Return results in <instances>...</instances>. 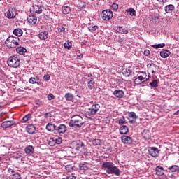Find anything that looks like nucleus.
<instances>
[{
	"label": "nucleus",
	"mask_w": 179,
	"mask_h": 179,
	"mask_svg": "<svg viewBox=\"0 0 179 179\" xmlns=\"http://www.w3.org/2000/svg\"><path fill=\"white\" fill-rule=\"evenodd\" d=\"M64 48L67 50H71V48H72V43H71L69 41H67L66 43H64Z\"/></svg>",
	"instance_id": "a19ab883"
},
{
	"label": "nucleus",
	"mask_w": 179,
	"mask_h": 179,
	"mask_svg": "<svg viewBox=\"0 0 179 179\" xmlns=\"http://www.w3.org/2000/svg\"><path fill=\"white\" fill-rule=\"evenodd\" d=\"M158 2H161L162 3H166L167 2V0H157Z\"/></svg>",
	"instance_id": "bf43d9fd"
},
{
	"label": "nucleus",
	"mask_w": 179,
	"mask_h": 179,
	"mask_svg": "<svg viewBox=\"0 0 179 179\" xmlns=\"http://www.w3.org/2000/svg\"><path fill=\"white\" fill-rule=\"evenodd\" d=\"M118 124L119 125H122V124H127V121H125V117H123V119H120Z\"/></svg>",
	"instance_id": "8fccbe9b"
},
{
	"label": "nucleus",
	"mask_w": 179,
	"mask_h": 179,
	"mask_svg": "<svg viewBox=\"0 0 179 179\" xmlns=\"http://www.w3.org/2000/svg\"><path fill=\"white\" fill-rule=\"evenodd\" d=\"M66 170H67V171H71L72 170V166L71 165H67L65 166Z\"/></svg>",
	"instance_id": "864d4df0"
},
{
	"label": "nucleus",
	"mask_w": 179,
	"mask_h": 179,
	"mask_svg": "<svg viewBox=\"0 0 179 179\" xmlns=\"http://www.w3.org/2000/svg\"><path fill=\"white\" fill-rule=\"evenodd\" d=\"M91 1H94V0H91Z\"/></svg>",
	"instance_id": "338daca9"
},
{
	"label": "nucleus",
	"mask_w": 179,
	"mask_h": 179,
	"mask_svg": "<svg viewBox=\"0 0 179 179\" xmlns=\"http://www.w3.org/2000/svg\"><path fill=\"white\" fill-rule=\"evenodd\" d=\"M30 12L31 13H37L38 15H40V13H42L43 9H41V7L39 6L35 5L31 7Z\"/></svg>",
	"instance_id": "9d476101"
},
{
	"label": "nucleus",
	"mask_w": 179,
	"mask_h": 179,
	"mask_svg": "<svg viewBox=\"0 0 179 179\" xmlns=\"http://www.w3.org/2000/svg\"><path fill=\"white\" fill-rule=\"evenodd\" d=\"M148 153L152 157H159V148L156 147H150L148 149Z\"/></svg>",
	"instance_id": "6e6552de"
},
{
	"label": "nucleus",
	"mask_w": 179,
	"mask_h": 179,
	"mask_svg": "<svg viewBox=\"0 0 179 179\" xmlns=\"http://www.w3.org/2000/svg\"><path fill=\"white\" fill-rule=\"evenodd\" d=\"M0 160H1V157H0Z\"/></svg>",
	"instance_id": "69168bd1"
},
{
	"label": "nucleus",
	"mask_w": 179,
	"mask_h": 179,
	"mask_svg": "<svg viewBox=\"0 0 179 179\" xmlns=\"http://www.w3.org/2000/svg\"><path fill=\"white\" fill-rule=\"evenodd\" d=\"M112 9H113V10H115V11L118 10V4L113 3L112 5Z\"/></svg>",
	"instance_id": "3c124183"
},
{
	"label": "nucleus",
	"mask_w": 179,
	"mask_h": 179,
	"mask_svg": "<svg viewBox=\"0 0 179 179\" xmlns=\"http://www.w3.org/2000/svg\"><path fill=\"white\" fill-rule=\"evenodd\" d=\"M50 79H51V77L50 76L49 74H45L43 76V80H45V82H48V80H50Z\"/></svg>",
	"instance_id": "09e8293b"
},
{
	"label": "nucleus",
	"mask_w": 179,
	"mask_h": 179,
	"mask_svg": "<svg viewBox=\"0 0 179 179\" xmlns=\"http://www.w3.org/2000/svg\"><path fill=\"white\" fill-rule=\"evenodd\" d=\"M94 79L93 78L88 79L87 86L89 89H94Z\"/></svg>",
	"instance_id": "c85d7f7f"
},
{
	"label": "nucleus",
	"mask_w": 179,
	"mask_h": 179,
	"mask_svg": "<svg viewBox=\"0 0 179 179\" xmlns=\"http://www.w3.org/2000/svg\"><path fill=\"white\" fill-rule=\"evenodd\" d=\"M27 22L29 24H36V23H37V17H35L34 15H30L27 18Z\"/></svg>",
	"instance_id": "6ab92c4d"
},
{
	"label": "nucleus",
	"mask_w": 179,
	"mask_h": 179,
	"mask_svg": "<svg viewBox=\"0 0 179 179\" xmlns=\"http://www.w3.org/2000/svg\"><path fill=\"white\" fill-rule=\"evenodd\" d=\"M13 125H15V122H13V120L6 121L1 123V127L4 129L10 128Z\"/></svg>",
	"instance_id": "ddd939ff"
},
{
	"label": "nucleus",
	"mask_w": 179,
	"mask_h": 179,
	"mask_svg": "<svg viewBox=\"0 0 179 179\" xmlns=\"http://www.w3.org/2000/svg\"><path fill=\"white\" fill-rule=\"evenodd\" d=\"M90 104L91 105V107L89 108L88 111L87 112V115L88 117H93L99 113V110H100V104L94 102L93 101H90Z\"/></svg>",
	"instance_id": "7ed1b4c3"
},
{
	"label": "nucleus",
	"mask_w": 179,
	"mask_h": 179,
	"mask_svg": "<svg viewBox=\"0 0 179 179\" xmlns=\"http://www.w3.org/2000/svg\"><path fill=\"white\" fill-rule=\"evenodd\" d=\"M57 30L58 31L62 34V33H65V27H62V26H59L57 27Z\"/></svg>",
	"instance_id": "de8ad7c7"
},
{
	"label": "nucleus",
	"mask_w": 179,
	"mask_h": 179,
	"mask_svg": "<svg viewBox=\"0 0 179 179\" xmlns=\"http://www.w3.org/2000/svg\"><path fill=\"white\" fill-rule=\"evenodd\" d=\"M13 34H15V36H17V37H20V36L23 34V31H22L21 29H15L13 31Z\"/></svg>",
	"instance_id": "f704fd0d"
},
{
	"label": "nucleus",
	"mask_w": 179,
	"mask_h": 179,
	"mask_svg": "<svg viewBox=\"0 0 179 179\" xmlns=\"http://www.w3.org/2000/svg\"><path fill=\"white\" fill-rule=\"evenodd\" d=\"M122 142H123L124 144H131L132 143V137L128 136H122L121 137Z\"/></svg>",
	"instance_id": "4468645a"
},
{
	"label": "nucleus",
	"mask_w": 179,
	"mask_h": 179,
	"mask_svg": "<svg viewBox=\"0 0 179 179\" xmlns=\"http://www.w3.org/2000/svg\"><path fill=\"white\" fill-rule=\"evenodd\" d=\"M127 132H129L128 127H127V126H122L120 128V134L121 135H127Z\"/></svg>",
	"instance_id": "b1692460"
},
{
	"label": "nucleus",
	"mask_w": 179,
	"mask_h": 179,
	"mask_svg": "<svg viewBox=\"0 0 179 179\" xmlns=\"http://www.w3.org/2000/svg\"><path fill=\"white\" fill-rule=\"evenodd\" d=\"M56 132H58V134H65L66 132V126L65 124H60L56 129Z\"/></svg>",
	"instance_id": "dca6fc26"
},
{
	"label": "nucleus",
	"mask_w": 179,
	"mask_h": 179,
	"mask_svg": "<svg viewBox=\"0 0 179 179\" xmlns=\"http://www.w3.org/2000/svg\"><path fill=\"white\" fill-rule=\"evenodd\" d=\"M85 124L83 122V117H82L80 115H76L71 117V120H70L69 125L71 128L73 127H80L82 125Z\"/></svg>",
	"instance_id": "f03ea898"
},
{
	"label": "nucleus",
	"mask_w": 179,
	"mask_h": 179,
	"mask_svg": "<svg viewBox=\"0 0 179 179\" xmlns=\"http://www.w3.org/2000/svg\"><path fill=\"white\" fill-rule=\"evenodd\" d=\"M8 171H10L11 173H15V171H13V169H9Z\"/></svg>",
	"instance_id": "052dcab7"
},
{
	"label": "nucleus",
	"mask_w": 179,
	"mask_h": 179,
	"mask_svg": "<svg viewBox=\"0 0 179 179\" xmlns=\"http://www.w3.org/2000/svg\"><path fill=\"white\" fill-rule=\"evenodd\" d=\"M6 17H8V19H14V17H16V10L14 8H10L6 13H5Z\"/></svg>",
	"instance_id": "1a4fd4ad"
},
{
	"label": "nucleus",
	"mask_w": 179,
	"mask_h": 179,
	"mask_svg": "<svg viewBox=\"0 0 179 179\" xmlns=\"http://www.w3.org/2000/svg\"><path fill=\"white\" fill-rule=\"evenodd\" d=\"M143 82H145L141 76H138L134 79V83L135 85H141V83H143Z\"/></svg>",
	"instance_id": "473e14b6"
},
{
	"label": "nucleus",
	"mask_w": 179,
	"mask_h": 179,
	"mask_svg": "<svg viewBox=\"0 0 179 179\" xmlns=\"http://www.w3.org/2000/svg\"><path fill=\"white\" fill-rule=\"evenodd\" d=\"M124 94L125 93L122 90H115L113 92V96H115V97H117V99H122Z\"/></svg>",
	"instance_id": "2eb2a0df"
},
{
	"label": "nucleus",
	"mask_w": 179,
	"mask_h": 179,
	"mask_svg": "<svg viewBox=\"0 0 179 179\" xmlns=\"http://www.w3.org/2000/svg\"><path fill=\"white\" fill-rule=\"evenodd\" d=\"M171 54L170 50H162L160 52V57H162V58H167Z\"/></svg>",
	"instance_id": "cd10ccee"
},
{
	"label": "nucleus",
	"mask_w": 179,
	"mask_h": 179,
	"mask_svg": "<svg viewBox=\"0 0 179 179\" xmlns=\"http://www.w3.org/2000/svg\"><path fill=\"white\" fill-rule=\"evenodd\" d=\"M169 170H170L171 173H176V171H178V170H179V166L177 165H173L169 168Z\"/></svg>",
	"instance_id": "4c0bfd02"
},
{
	"label": "nucleus",
	"mask_w": 179,
	"mask_h": 179,
	"mask_svg": "<svg viewBox=\"0 0 179 179\" xmlns=\"http://www.w3.org/2000/svg\"><path fill=\"white\" fill-rule=\"evenodd\" d=\"M64 97L67 101H72V100H73V94L69 92L66 93Z\"/></svg>",
	"instance_id": "72a5a7b5"
},
{
	"label": "nucleus",
	"mask_w": 179,
	"mask_h": 179,
	"mask_svg": "<svg viewBox=\"0 0 179 179\" xmlns=\"http://www.w3.org/2000/svg\"><path fill=\"white\" fill-rule=\"evenodd\" d=\"M150 54V51H149V50H145L144 51V55H146V57L149 56Z\"/></svg>",
	"instance_id": "4d7b16f0"
},
{
	"label": "nucleus",
	"mask_w": 179,
	"mask_h": 179,
	"mask_svg": "<svg viewBox=\"0 0 179 179\" xmlns=\"http://www.w3.org/2000/svg\"><path fill=\"white\" fill-rule=\"evenodd\" d=\"M19 43H20L19 37L9 36L6 41V45L10 48H16Z\"/></svg>",
	"instance_id": "20e7f679"
},
{
	"label": "nucleus",
	"mask_w": 179,
	"mask_h": 179,
	"mask_svg": "<svg viewBox=\"0 0 179 179\" xmlns=\"http://www.w3.org/2000/svg\"><path fill=\"white\" fill-rule=\"evenodd\" d=\"M87 78H90V76L88 75V76H87Z\"/></svg>",
	"instance_id": "0e129e2a"
},
{
	"label": "nucleus",
	"mask_w": 179,
	"mask_h": 179,
	"mask_svg": "<svg viewBox=\"0 0 179 179\" xmlns=\"http://www.w3.org/2000/svg\"><path fill=\"white\" fill-rule=\"evenodd\" d=\"M140 76L141 77V79H143L144 82H147V80H149L150 76H148V73L146 72H141Z\"/></svg>",
	"instance_id": "7c9ffc66"
},
{
	"label": "nucleus",
	"mask_w": 179,
	"mask_h": 179,
	"mask_svg": "<svg viewBox=\"0 0 179 179\" xmlns=\"http://www.w3.org/2000/svg\"><path fill=\"white\" fill-rule=\"evenodd\" d=\"M122 74L124 75V76H126V78H128V76L131 75V70L128 69H123Z\"/></svg>",
	"instance_id": "e433bc0d"
},
{
	"label": "nucleus",
	"mask_w": 179,
	"mask_h": 179,
	"mask_svg": "<svg viewBox=\"0 0 179 179\" xmlns=\"http://www.w3.org/2000/svg\"><path fill=\"white\" fill-rule=\"evenodd\" d=\"M117 31L120 33L121 34H127L128 33V30L125 27H119L117 28Z\"/></svg>",
	"instance_id": "c756f323"
},
{
	"label": "nucleus",
	"mask_w": 179,
	"mask_h": 179,
	"mask_svg": "<svg viewBox=\"0 0 179 179\" xmlns=\"http://www.w3.org/2000/svg\"><path fill=\"white\" fill-rule=\"evenodd\" d=\"M46 129L47 131H49V132H54V131H56L57 127L52 123H49L46 125Z\"/></svg>",
	"instance_id": "a211bd4d"
},
{
	"label": "nucleus",
	"mask_w": 179,
	"mask_h": 179,
	"mask_svg": "<svg viewBox=\"0 0 179 179\" xmlns=\"http://www.w3.org/2000/svg\"><path fill=\"white\" fill-rule=\"evenodd\" d=\"M62 11L64 15H68L71 12V7L69 6H63L62 8Z\"/></svg>",
	"instance_id": "2f4dec72"
},
{
	"label": "nucleus",
	"mask_w": 179,
	"mask_h": 179,
	"mask_svg": "<svg viewBox=\"0 0 179 179\" xmlns=\"http://www.w3.org/2000/svg\"><path fill=\"white\" fill-rule=\"evenodd\" d=\"M31 118V114H28L27 115H25L24 117H23V121L24 122H27V121H29V120Z\"/></svg>",
	"instance_id": "c03bdc74"
},
{
	"label": "nucleus",
	"mask_w": 179,
	"mask_h": 179,
	"mask_svg": "<svg viewBox=\"0 0 179 179\" xmlns=\"http://www.w3.org/2000/svg\"><path fill=\"white\" fill-rule=\"evenodd\" d=\"M128 117L129 118H133L134 120H137L138 116L136 115V113H135V112H129L128 114Z\"/></svg>",
	"instance_id": "ea45409f"
},
{
	"label": "nucleus",
	"mask_w": 179,
	"mask_h": 179,
	"mask_svg": "<svg viewBox=\"0 0 179 179\" xmlns=\"http://www.w3.org/2000/svg\"><path fill=\"white\" fill-rule=\"evenodd\" d=\"M50 146H55L56 145H61L62 143V138H52L49 140L48 142Z\"/></svg>",
	"instance_id": "0eeeda50"
},
{
	"label": "nucleus",
	"mask_w": 179,
	"mask_h": 179,
	"mask_svg": "<svg viewBox=\"0 0 179 179\" xmlns=\"http://www.w3.org/2000/svg\"><path fill=\"white\" fill-rule=\"evenodd\" d=\"M153 48L157 49V48H163V47H166V44L164 43H159L157 45H152Z\"/></svg>",
	"instance_id": "37998d69"
},
{
	"label": "nucleus",
	"mask_w": 179,
	"mask_h": 179,
	"mask_svg": "<svg viewBox=\"0 0 179 179\" xmlns=\"http://www.w3.org/2000/svg\"><path fill=\"white\" fill-rule=\"evenodd\" d=\"M113 16H114L113 11L110 10H105L102 12V18L104 20H110V19L113 18Z\"/></svg>",
	"instance_id": "423d86ee"
},
{
	"label": "nucleus",
	"mask_w": 179,
	"mask_h": 179,
	"mask_svg": "<svg viewBox=\"0 0 179 179\" xmlns=\"http://www.w3.org/2000/svg\"><path fill=\"white\" fill-rule=\"evenodd\" d=\"M27 51V50L22 46H20L16 48V52H17V54H20V55H23V54H24Z\"/></svg>",
	"instance_id": "bb28decb"
},
{
	"label": "nucleus",
	"mask_w": 179,
	"mask_h": 179,
	"mask_svg": "<svg viewBox=\"0 0 179 179\" xmlns=\"http://www.w3.org/2000/svg\"><path fill=\"white\" fill-rule=\"evenodd\" d=\"M156 173L157 176H162L164 174V169L162 166H157L156 167Z\"/></svg>",
	"instance_id": "a878e982"
},
{
	"label": "nucleus",
	"mask_w": 179,
	"mask_h": 179,
	"mask_svg": "<svg viewBox=\"0 0 179 179\" xmlns=\"http://www.w3.org/2000/svg\"><path fill=\"white\" fill-rule=\"evenodd\" d=\"M90 142H91L94 146H99V145L101 143V141H100V139H92V140H90Z\"/></svg>",
	"instance_id": "c9c22d12"
},
{
	"label": "nucleus",
	"mask_w": 179,
	"mask_h": 179,
	"mask_svg": "<svg viewBox=\"0 0 179 179\" xmlns=\"http://www.w3.org/2000/svg\"><path fill=\"white\" fill-rule=\"evenodd\" d=\"M129 122H130V124H135L136 122V119H130L129 118Z\"/></svg>",
	"instance_id": "5fc2aeb1"
},
{
	"label": "nucleus",
	"mask_w": 179,
	"mask_h": 179,
	"mask_svg": "<svg viewBox=\"0 0 179 179\" xmlns=\"http://www.w3.org/2000/svg\"><path fill=\"white\" fill-rule=\"evenodd\" d=\"M10 179H22V177L20 176V174L15 173V174L13 175V176L10 178Z\"/></svg>",
	"instance_id": "49530a36"
},
{
	"label": "nucleus",
	"mask_w": 179,
	"mask_h": 179,
	"mask_svg": "<svg viewBox=\"0 0 179 179\" xmlns=\"http://www.w3.org/2000/svg\"><path fill=\"white\" fill-rule=\"evenodd\" d=\"M29 83H31V85H36V83H38L39 82H41V80L37 76L31 77L29 80Z\"/></svg>",
	"instance_id": "412c9836"
},
{
	"label": "nucleus",
	"mask_w": 179,
	"mask_h": 179,
	"mask_svg": "<svg viewBox=\"0 0 179 179\" xmlns=\"http://www.w3.org/2000/svg\"><path fill=\"white\" fill-rule=\"evenodd\" d=\"M22 155H20V154H17L16 155H15V159H21V160H22Z\"/></svg>",
	"instance_id": "13d9d810"
},
{
	"label": "nucleus",
	"mask_w": 179,
	"mask_h": 179,
	"mask_svg": "<svg viewBox=\"0 0 179 179\" xmlns=\"http://www.w3.org/2000/svg\"><path fill=\"white\" fill-rule=\"evenodd\" d=\"M79 168L81 170H83L84 171H86V170H89V163L84 162L80 163L79 165Z\"/></svg>",
	"instance_id": "393cba45"
},
{
	"label": "nucleus",
	"mask_w": 179,
	"mask_h": 179,
	"mask_svg": "<svg viewBox=\"0 0 179 179\" xmlns=\"http://www.w3.org/2000/svg\"><path fill=\"white\" fill-rule=\"evenodd\" d=\"M102 167L108 174H115V176H120L121 174L120 169L114 165L113 162H106L103 163Z\"/></svg>",
	"instance_id": "f257e3e1"
},
{
	"label": "nucleus",
	"mask_w": 179,
	"mask_h": 179,
	"mask_svg": "<svg viewBox=\"0 0 179 179\" xmlns=\"http://www.w3.org/2000/svg\"><path fill=\"white\" fill-rule=\"evenodd\" d=\"M128 13H129L130 16H136V11H135V9L134 8H130L129 10H127Z\"/></svg>",
	"instance_id": "79ce46f5"
},
{
	"label": "nucleus",
	"mask_w": 179,
	"mask_h": 179,
	"mask_svg": "<svg viewBox=\"0 0 179 179\" xmlns=\"http://www.w3.org/2000/svg\"><path fill=\"white\" fill-rule=\"evenodd\" d=\"M97 29H98L97 25H94L92 27H90L88 28V30H90V31H91V32H93V31H96V30H97Z\"/></svg>",
	"instance_id": "a18cd8bd"
},
{
	"label": "nucleus",
	"mask_w": 179,
	"mask_h": 179,
	"mask_svg": "<svg viewBox=\"0 0 179 179\" xmlns=\"http://www.w3.org/2000/svg\"><path fill=\"white\" fill-rule=\"evenodd\" d=\"M147 68H148V69L150 70V72H152V73L153 75H155V73H156V71H157V65L153 64V63H150L147 65Z\"/></svg>",
	"instance_id": "f8f14e48"
},
{
	"label": "nucleus",
	"mask_w": 179,
	"mask_h": 179,
	"mask_svg": "<svg viewBox=\"0 0 179 179\" xmlns=\"http://www.w3.org/2000/svg\"><path fill=\"white\" fill-rule=\"evenodd\" d=\"M7 64L10 68H19L20 59L16 56H11L8 59Z\"/></svg>",
	"instance_id": "39448f33"
},
{
	"label": "nucleus",
	"mask_w": 179,
	"mask_h": 179,
	"mask_svg": "<svg viewBox=\"0 0 179 179\" xmlns=\"http://www.w3.org/2000/svg\"><path fill=\"white\" fill-rule=\"evenodd\" d=\"M81 58H82L81 56H78V59H80Z\"/></svg>",
	"instance_id": "e2e57ef3"
},
{
	"label": "nucleus",
	"mask_w": 179,
	"mask_h": 179,
	"mask_svg": "<svg viewBox=\"0 0 179 179\" xmlns=\"http://www.w3.org/2000/svg\"><path fill=\"white\" fill-rule=\"evenodd\" d=\"M164 10L166 13H171L173 10H174V6H173L172 4L168 5L165 6Z\"/></svg>",
	"instance_id": "5701e85b"
},
{
	"label": "nucleus",
	"mask_w": 179,
	"mask_h": 179,
	"mask_svg": "<svg viewBox=\"0 0 179 179\" xmlns=\"http://www.w3.org/2000/svg\"><path fill=\"white\" fill-rule=\"evenodd\" d=\"M27 132L30 135H33L36 132V127L33 124H29L27 127Z\"/></svg>",
	"instance_id": "f3484780"
},
{
	"label": "nucleus",
	"mask_w": 179,
	"mask_h": 179,
	"mask_svg": "<svg viewBox=\"0 0 179 179\" xmlns=\"http://www.w3.org/2000/svg\"><path fill=\"white\" fill-rule=\"evenodd\" d=\"M2 115V109L0 108V117Z\"/></svg>",
	"instance_id": "680f3d73"
},
{
	"label": "nucleus",
	"mask_w": 179,
	"mask_h": 179,
	"mask_svg": "<svg viewBox=\"0 0 179 179\" xmlns=\"http://www.w3.org/2000/svg\"><path fill=\"white\" fill-rule=\"evenodd\" d=\"M40 40H45L48 38V31H44L39 34Z\"/></svg>",
	"instance_id": "4be33fe9"
},
{
	"label": "nucleus",
	"mask_w": 179,
	"mask_h": 179,
	"mask_svg": "<svg viewBox=\"0 0 179 179\" xmlns=\"http://www.w3.org/2000/svg\"><path fill=\"white\" fill-rule=\"evenodd\" d=\"M54 99H55V96H54L52 94H49L48 95V100H54Z\"/></svg>",
	"instance_id": "603ef678"
},
{
	"label": "nucleus",
	"mask_w": 179,
	"mask_h": 179,
	"mask_svg": "<svg viewBox=\"0 0 179 179\" xmlns=\"http://www.w3.org/2000/svg\"><path fill=\"white\" fill-rule=\"evenodd\" d=\"M24 152L27 155H33L34 153V147L33 145H29L25 148Z\"/></svg>",
	"instance_id": "aec40b11"
},
{
	"label": "nucleus",
	"mask_w": 179,
	"mask_h": 179,
	"mask_svg": "<svg viewBox=\"0 0 179 179\" xmlns=\"http://www.w3.org/2000/svg\"><path fill=\"white\" fill-rule=\"evenodd\" d=\"M73 145L74 146V149L77 150V152L80 150V148H83V146H85L83 142L80 141V140L73 142Z\"/></svg>",
	"instance_id": "9b49d317"
},
{
	"label": "nucleus",
	"mask_w": 179,
	"mask_h": 179,
	"mask_svg": "<svg viewBox=\"0 0 179 179\" xmlns=\"http://www.w3.org/2000/svg\"><path fill=\"white\" fill-rule=\"evenodd\" d=\"M66 179H76V177L73 175H70L66 178Z\"/></svg>",
	"instance_id": "6e6d98bb"
},
{
	"label": "nucleus",
	"mask_w": 179,
	"mask_h": 179,
	"mask_svg": "<svg viewBox=\"0 0 179 179\" xmlns=\"http://www.w3.org/2000/svg\"><path fill=\"white\" fill-rule=\"evenodd\" d=\"M151 87H157L159 86V80H154L150 83Z\"/></svg>",
	"instance_id": "58836bf2"
}]
</instances>
